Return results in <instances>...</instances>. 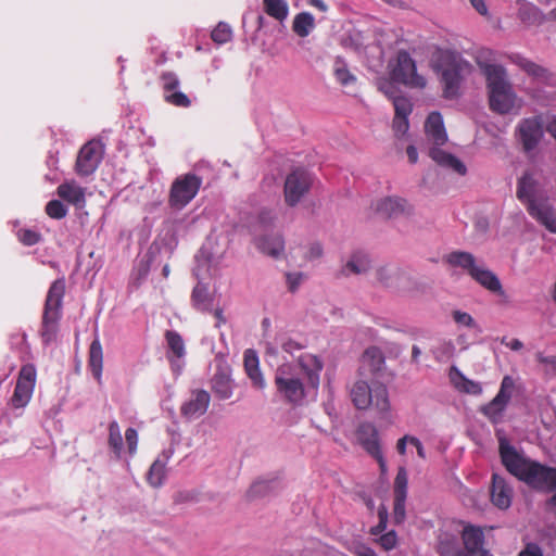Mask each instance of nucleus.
Masks as SVG:
<instances>
[{
  "mask_svg": "<svg viewBox=\"0 0 556 556\" xmlns=\"http://www.w3.org/2000/svg\"><path fill=\"white\" fill-rule=\"evenodd\" d=\"M324 368L321 359L312 353H301L294 362H285L275 371V387L279 396L293 405H302L315 395Z\"/></svg>",
  "mask_w": 556,
  "mask_h": 556,
  "instance_id": "obj_1",
  "label": "nucleus"
},
{
  "mask_svg": "<svg viewBox=\"0 0 556 556\" xmlns=\"http://www.w3.org/2000/svg\"><path fill=\"white\" fill-rule=\"evenodd\" d=\"M485 78L490 109L501 115H517L523 108V100L515 91L506 68L496 63L479 61Z\"/></svg>",
  "mask_w": 556,
  "mask_h": 556,
  "instance_id": "obj_2",
  "label": "nucleus"
},
{
  "mask_svg": "<svg viewBox=\"0 0 556 556\" xmlns=\"http://www.w3.org/2000/svg\"><path fill=\"white\" fill-rule=\"evenodd\" d=\"M500 454L506 469L519 480L540 490L556 489V468L526 458L505 438L500 439Z\"/></svg>",
  "mask_w": 556,
  "mask_h": 556,
  "instance_id": "obj_3",
  "label": "nucleus"
},
{
  "mask_svg": "<svg viewBox=\"0 0 556 556\" xmlns=\"http://www.w3.org/2000/svg\"><path fill=\"white\" fill-rule=\"evenodd\" d=\"M425 131L427 140L433 144L429 152L431 159L438 165L446 169H450L460 176L466 175V165L458 157L440 148L447 142V134L442 115L439 112H432L429 114L425 124Z\"/></svg>",
  "mask_w": 556,
  "mask_h": 556,
  "instance_id": "obj_4",
  "label": "nucleus"
},
{
  "mask_svg": "<svg viewBox=\"0 0 556 556\" xmlns=\"http://www.w3.org/2000/svg\"><path fill=\"white\" fill-rule=\"evenodd\" d=\"M434 68L441 74V81L446 98L457 96L462 81L471 72V65L459 53L440 51Z\"/></svg>",
  "mask_w": 556,
  "mask_h": 556,
  "instance_id": "obj_5",
  "label": "nucleus"
},
{
  "mask_svg": "<svg viewBox=\"0 0 556 556\" xmlns=\"http://www.w3.org/2000/svg\"><path fill=\"white\" fill-rule=\"evenodd\" d=\"M533 175L526 173L518 182L517 197L527 203L529 214L544 225L551 232L556 233V211L547 199L536 198Z\"/></svg>",
  "mask_w": 556,
  "mask_h": 556,
  "instance_id": "obj_6",
  "label": "nucleus"
},
{
  "mask_svg": "<svg viewBox=\"0 0 556 556\" xmlns=\"http://www.w3.org/2000/svg\"><path fill=\"white\" fill-rule=\"evenodd\" d=\"M350 396L358 409L372 407L381 414L390 410L388 389L382 383H372L370 386L366 380L359 379L351 387Z\"/></svg>",
  "mask_w": 556,
  "mask_h": 556,
  "instance_id": "obj_7",
  "label": "nucleus"
},
{
  "mask_svg": "<svg viewBox=\"0 0 556 556\" xmlns=\"http://www.w3.org/2000/svg\"><path fill=\"white\" fill-rule=\"evenodd\" d=\"M64 292V279L55 280L48 291L41 331V337L45 343H50L55 338L58 321L61 317V306Z\"/></svg>",
  "mask_w": 556,
  "mask_h": 556,
  "instance_id": "obj_8",
  "label": "nucleus"
},
{
  "mask_svg": "<svg viewBox=\"0 0 556 556\" xmlns=\"http://www.w3.org/2000/svg\"><path fill=\"white\" fill-rule=\"evenodd\" d=\"M390 81L403 84L409 88L422 89L427 80L417 73L416 63L407 52H400L394 63L389 64Z\"/></svg>",
  "mask_w": 556,
  "mask_h": 556,
  "instance_id": "obj_9",
  "label": "nucleus"
},
{
  "mask_svg": "<svg viewBox=\"0 0 556 556\" xmlns=\"http://www.w3.org/2000/svg\"><path fill=\"white\" fill-rule=\"evenodd\" d=\"M202 180L194 174L178 176L172 184L168 203L176 210L187 206L198 194Z\"/></svg>",
  "mask_w": 556,
  "mask_h": 556,
  "instance_id": "obj_10",
  "label": "nucleus"
},
{
  "mask_svg": "<svg viewBox=\"0 0 556 556\" xmlns=\"http://www.w3.org/2000/svg\"><path fill=\"white\" fill-rule=\"evenodd\" d=\"M511 64L516 65L520 71L528 75L533 81L547 87L556 88V72L539 64L520 53H511L508 55Z\"/></svg>",
  "mask_w": 556,
  "mask_h": 556,
  "instance_id": "obj_11",
  "label": "nucleus"
},
{
  "mask_svg": "<svg viewBox=\"0 0 556 556\" xmlns=\"http://www.w3.org/2000/svg\"><path fill=\"white\" fill-rule=\"evenodd\" d=\"M515 389V381L510 376H505L501 382L500 390L495 397L481 407V413L493 424L503 420L506 407L511 399Z\"/></svg>",
  "mask_w": 556,
  "mask_h": 556,
  "instance_id": "obj_12",
  "label": "nucleus"
},
{
  "mask_svg": "<svg viewBox=\"0 0 556 556\" xmlns=\"http://www.w3.org/2000/svg\"><path fill=\"white\" fill-rule=\"evenodd\" d=\"M312 185V177L308 172L302 168L292 170L285 181L283 197L289 206L298 205L306 195Z\"/></svg>",
  "mask_w": 556,
  "mask_h": 556,
  "instance_id": "obj_13",
  "label": "nucleus"
},
{
  "mask_svg": "<svg viewBox=\"0 0 556 556\" xmlns=\"http://www.w3.org/2000/svg\"><path fill=\"white\" fill-rule=\"evenodd\" d=\"M515 134L526 152L534 150L544 137L542 118L540 116L522 118L517 124Z\"/></svg>",
  "mask_w": 556,
  "mask_h": 556,
  "instance_id": "obj_14",
  "label": "nucleus"
},
{
  "mask_svg": "<svg viewBox=\"0 0 556 556\" xmlns=\"http://www.w3.org/2000/svg\"><path fill=\"white\" fill-rule=\"evenodd\" d=\"M36 377L37 372L34 365L27 364L21 368L11 399L13 407L23 408L29 403L36 386Z\"/></svg>",
  "mask_w": 556,
  "mask_h": 556,
  "instance_id": "obj_15",
  "label": "nucleus"
},
{
  "mask_svg": "<svg viewBox=\"0 0 556 556\" xmlns=\"http://www.w3.org/2000/svg\"><path fill=\"white\" fill-rule=\"evenodd\" d=\"M103 156L101 142L92 140L87 142L79 151L75 172L78 176H89L96 172Z\"/></svg>",
  "mask_w": 556,
  "mask_h": 556,
  "instance_id": "obj_16",
  "label": "nucleus"
},
{
  "mask_svg": "<svg viewBox=\"0 0 556 556\" xmlns=\"http://www.w3.org/2000/svg\"><path fill=\"white\" fill-rule=\"evenodd\" d=\"M372 208L384 217L408 216L414 213V206L406 199L396 195L378 199L372 203Z\"/></svg>",
  "mask_w": 556,
  "mask_h": 556,
  "instance_id": "obj_17",
  "label": "nucleus"
},
{
  "mask_svg": "<svg viewBox=\"0 0 556 556\" xmlns=\"http://www.w3.org/2000/svg\"><path fill=\"white\" fill-rule=\"evenodd\" d=\"M211 396L204 390H194L190 397L181 405L180 412L189 420L197 419L204 415L208 408Z\"/></svg>",
  "mask_w": 556,
  "mask_h": 556,
  "instance_id": "obj_18",
  "label": "nucleus"
},
{
  "mask_svg": "<svg viewBox=\"0 0 556 556\" xmlns=\"http://www.w3.org/2000/svg\"><path fill=\"white\" fill-rule=\"evenodd\" d=\"M377 281L384 288L401 290L408 282L407 274L397 266H383L376 271Z\"/></svg>",
  "mask_w": 556,
  "mask_h": 556,
  "instance_id": "obj_19",
  "label": "nucleus"
},
{
  "mask_svg": "<svg viewBox=\"0 0 556 556\" xmlns=\"http://www.w3.org/2000/svg\"><path fill=\"white\" fill-rule=\"evenodd\" d=\"M201 264H199L194 269V275L201 278ZM191 301L193 307L201 312H211L213 309V305L215 304V293L210 291L207 285H205L202 280H199L198 285L194 287L191 295Z\"/></svg>",
  "mask_w": 556,
  "mask_h": 556,
  "instance_id": "obj_20",
  "label": "nucleus"
},
{
  "mask_svg": "<svg viewBox=\"0 0 556 556\" xmlns=\"http://www.w3.org/2000/svg\"><path fill=\"white\" fill-rule=\"evenodd\" d=\"M254 244L261 253L274 258H279L285 253V240L278 232L257 236Z\"/></svg>",
  "mask_w": 556,
  "mask_h": 556,
  "instance_id": "obj_21",
  "label": "nucleus"
},
{
  "mask_svg": "<svg viewBox=\"0 0 556 556\" xmlns=\"http://www.w3.org/2000/svg\"><path fill=\"white\" fill-rule=\"evenodd\" d=\"M378 88L393 102L395 116H409L413 110L410 100L406 97L397 96L395 86L387 78L378 80Z\"/></svg>",
  "mask_w": 556,
  "mask_h": 556,
  "instance_id": "obj_22",
  "label": "nucleus"
},
{
  "mask_svg": "<svg viewBox=\"0 0 556 556\" xmlns=\"http://www.w3.org/2000/svg\"><path fill=\"white\" fill-rule=\"evenodd\" d=\"M165 338L168 345L167 357L173 369L179 372L184 366V358L186 355L185 342L181 336L176 331H167Z\"/></svg>",
  "mask_w": 556,
  "mask_h": 556,
  "instance_id": "obj_23",
  "label": "nucleus"
},
{
  "mask_svg": "<svg viewBox=\"0 0 556 556\" xmlns=\"http://www.w3.org/2000/svg\"><path fill=\"white\" fill-rule=\"evenodd\" d=\"M243 365L252 386L258 390L266 388V380L260 367V359L254 350H247L243 355Z\"/></svg>",
  "mask_w": 556,
  "mask_h": 556,
  "instance_id": "obj_24",
  "label": "nucleus"
},
{
  "mask_svg": "<svg viewBox=\"0 0 556 556\" xmlns=\"http://www.w3.org/2000/svg\"><path fill=\"white\" fill-rule=\"evenodd\" d=\"M56 193L61 199L76 207H83L86 204V188L74 179L62 182L58 187Z\"/></svg>",
  "mask_w": 556,
  "mask_h": 556,
  "instance_id": "obj_25",
  "label": "nucleus"
},
{
  "mask_svg": "<svg viewBox=\"0 0 556 556\" xmlns=\"http://www.w3.org/2000/svg\"><path fill=\"white\" fill-rule=\"evenodd\" d=\"M384 367V357L382 352L377 348L367 349L361 361L359 376L368 377L369 375L375 376Z\"/></svg>",
  "mask_w": 556,
  "mask_h": 556,
  "instance_id": "obj_26",
  "label": "nucleus"
},
{
  "mask_svg": "<svg viewBox=\"0 0 556 556\" xmlns=\"http://www.w3.org/2000/svg\"><path fill=\"white\" fill-rule=\"evenodd\" d=\"M511 498L513 490L506 483L505 479L498 475H493L491 489L492 503L501 509H507L511 504Z\"/></svg>",
  "mask_w": 556,
  "mask_h": 556,
  "instance_id": "obj_27",
  "label": "nucleus"
},
{
  "mask_svg": "<svg viewBox=\"0 0 556 556\" xmlns=\"http://www.w3.org/2000/svg\"><path fill=\"white\" fill-rule=\"evenodd\" d=\"M444 262L451 268H459L470 277L480 264V261H478L471 253L464 251H454L448 253L444 257Z\"/></svg>",
  "mask_w": 556,
  "mask_h": 556,
  "instance_id": "obj_28",
  "label": "nucleus"
},
{
  "mask_svg": "<svg viewBox=\"0 0 556 556\" xmlns=\"http://www.w3.org/2000/svg\"><path fill=\"white\" fill-rule=\"evenodd\" d=\"M471 278L488 291L503 294V287L500 279L482 262H480Z\"/></svg>",
  "mask_w": 556,
  "mask_h": 556,
  "instance_id": "obj_29",
  "label": "nucleus"
},
{
  "mask_svg": "<svg viewBox=\"0 0 556 556\" xmlns=\"http://www.w3.org/2000/svg\"><path fill=\"white\" fill-rule=\"evenodd\" d=\"M357 440L370 455L378 454L381 451L378 430L370 424H364L358 427Z\"/></svg>",
  "mask_w": 556,
  "mask_h": 556,
  "instance_id": "obj_30",
  "label": "nucleus"
},
{
  "mask_svg": "<svg viewBox=\"0 0 556 556\" xmlns=\"http://www.w3.org/2000/svg\"><path fill=\"white\" fill-rule=\"evenodd\" d=\"M463 540L467 552L471 555L493 556L489 551L482 549L483 533L479 528L472 526L465 527L463 531Z\"/></svg>",
  "mask_w": 556,
  "mask_h": 556,
  "instance_id": "obj_31",
  "label": "nucleus"
},
{
  "mask_svg": "<svg viewBox=\"0 0 556 556\" xmlns=\"http://www.w3.org/2000/svg\"><path fill=\"white\" fill-rule=\"evenodd\" d=\"M212 389L223 400L229 399L232 395V380L228 367L218 368L212 379Z\"/></svg>",
  "mask_w": 556,
  "mask_h": 556,
  "instance_id": "obj_32",
  "label": "nucleus"
},
{
  "mask_svg": "<svg viewBox=\"0 0 556 556\" xmlns=\"http://www.w3.org/2000/svg\"><path fill=\"white\" fill-rule=\"evenodd\" d=\"M452 384L460 392L480 395L482 387L478 381L468 379L458 368L452 367L448 374Z\"/></svg>",
  "mask_w": 556,
  "mask_h": 556,
  "instance_id": "obj_33",
  "label": "nucleus"
},
{
  "mask_svg": "<svg viewBox=\"0 0 556 556\" xmlns=\"http://www.w3.org/2000/svg\"><path fill=\"white\" fill-rule=\"evenodd\" d=\"M170 455L169 452H164L153 462L147 476L150 485L159 488L163 484L166 477V465Z\"/></svg>",
  "mask_w": 556,
  "mask_h": 556,
  "instance_id": "obj_34",
  "label": "nucleus"
},
{
  "mask_svg": "<svg viewBox=\"0 0 556 556\" xmlns=\"http://www.w3.org/2000/svg\"><path fill=\"white\" fill-rule=\"evenodd\" d=\"M518 17L519 20L528 25H540L542 24L546 18V15L533 3L530 2H522L518 10Z\"/></svg>",
  "mask_w": 556,
  "mask_h": 556,
  "instance_id": "obj_35",
  "label": "nucleus"
},
{
  "mask_svg": "<svg viewBox=\"0 0 556 556\" xmlns=\"http://www.w3.org/2000/svg\"><path fill=\"white\" fill-rule=\"evenodd\" d=\"M89 367L93 377L100 382L103 369V350L99 339H94L90 344Z\"/></svg>",
  "mask_w": 556,
  "mask_h": 556,
  "instance_id": "obj_36",
  "label": "nucleus"
},
{
  "mask_svg": "<svg viewBox=\"0 0 556 556\" xmlns=\"http://www.w3.org/2000/svg\"><path fill=\"white\" fill-rule=\"evenodd\" d=\"M370 267V258L364 252H354L348 258L346 264L343 267V271L346 275L355 274L361 275L366 273Z\"/></svg>",
  "mask_w": 556,
  "mask_h": 556,
  "instance_id": "obj_37",
  "label": "nucleus"
},
{
  "mask_svg": "<svg viewBox=\"0 0 556 556\" xmlns=\"http://www.w3.org/2000/svg\"><path fill=\"white\" fill-rule=\"evenodd\" d=\"M108 445L116 458H122L124 439L121 427L116 420L111 421L108 426Z\"/></svg>",
  "mask_w": 556,
  "mask_h": 556,
  "instance_id": "obj_38",
  "label": "nucleus"
},
{
  "mask_svg": "<svg viewBox=\"0 0 556 556\" xmlns=\"http://www.w3.org/2000/svg\"><path fill=\"white\" fill-rule=\"evenodd\" d=\"M278 343H280L281 349L286 353L290 354L291 356H294L295 352H299L302 350V345L292 339H285V338L277 339L276 338L275 342L267 341L265 343L266 355L276 356L278 354V346H277Z\"/></svg>",
  "mask_w": 556,
  "mask_h": 556,
  "instance_id": "obj_39",
  "label": "nucleus"
},
{
  "mask_svg": "<svg viewBox=\"0 0 556 556\" xmlns=\"http://www.w3.org/2000/svg\"><path fill=\"white\" fill-rule=\"evenodd\" d=\"M315 27V21L311 13L302 12L295 15L292 24L293 31L300 37H307Z\"/></svg>",
  "mask_w": 556,
  "mask_h": 556,
  "instance_id": "obj_40",
  "label": "nucleus"
},
{
  "mask_svg": "<svg viewBox=\"0 0 556 556\" xmlns=\"http://www.w3.org/2000/svg\"><path fill=\"white\" fill-rule=\"evenodd\" d=\"M263 3L264 10L269 16L278 21L287 18L289 9L286 0H264Z\"/></svg>",
  "mask_w": 556,
  "mask_h": 556,
  "instance_id": "obj_41",
  "label": "nucleus"
},
{
  "mask_svg": "<svg viewBox=\"0 0 556 556\" xmlns=\"http://www.w3.org/2000/svg\"><path fill=\"white\" fill-rule=\"evenodd\" d=\"M334 75L342 86H349L356 80L355 76L348 70L345 63L340 59H337L334 62Z\"/></svg>",
  "mask_w": 556,
  "mask_h": 556,
  "instance_id": "obj_42",
  "label": "nucleus"
},
{
  "mask_svg": "<svg viewBox=\"0 0 556 556\" xmlns=\"http://www.w3.org/2000/svg\"><path fill=\"white\" fill-rule=\"evenodd\" d=\"M162 87H163V97L168 96L169 93H175L179 90L180 80L175 73L166 72L161 76Z\"/></svg>",
  "mask_w": 556,
  "mask_h": 556,
  "instance_id": "obj_43",
  "label": "nucleus"
},
{
  "mask_svg": "<svg viewBox=\"0 0 556 556\" xmlns=\"http://www.w3.org/2000/svg\"><path fill=\"white\" fill-rule=\"evenodd\" d=\"M407 471L404 467H400L394 479V495L395 496H407Z\"/></svg>",
  "mask_w": 556,
  "mask_h": 556,
  "instance_id": "obj_44",
  "label": "nucleus"
},
{
  "mask_svg": "<svg viewBox=\"0 0 556 556\" xmlns=\"http://www.w3.org/2000/svg\"><path fill=\"white\" fill-rule=\"evenodd\" d=\"M213 41L216 43H226L232 37V30L230 26L226 23H219L212 31L211 35Z\"/></svg>",
  "mask_w": 556,
  "mask_h": 556,
  "instance_id": "obj_45",
  "label": "nucleus"
},
{
  "mask_svg": "<svg viewBox=\"0 0 556 556\" xmlns=\"http://www.w3.org/2000/svg\"><path fill=\"white\" fill-rule=\"evenodd\" d=\"M46 213L55 219H61L66 216L67 208L66 206L59 200H51L46 205Z\"/></svg>",
  "mask_w": 556,
  "mask_h": 556,
  "instance_id": "obj_46",
  "label": "nucleus"
},
{
  "mask_svg": "<svg viewBox=\"0 0 556 556\" xmlns=\"http://www.w3.org/2000/svg\"><path fill=\"white\" fill-rule=\"evenodd\" d=\"M138 442V431L135 428H127L125 431V443L127 452L131 457L137 453Z\"/></svg>",
  "mask_w": 556,
  "mask_h": 556,
  "instance_id": "obj_47",
  "label": "nucleus"
},
{
  "mask_svg": "<svg viewBox=\"0 0 556 556\" xmlns=\"http://www.w3.org/2000/svg\"><path fill=\"white\" fill-rule=\"evenodd\" d=\"M165 101L172 105L179 108H189L191 105V100L188 98L186 93L178 90L175 93H169L165 96Z\"/></svg>",
  "mask_w": 556,
  "mask_h": 556,
  "instance_id": "obj_48",
  "label": "nucleus"
},
{
  "mask_svg": "<svg viewBox=\"0 0 556 556\" xmlns=\"http://www.w3.org/2000/svg\"><path fill=\"white\" fill-rule=\"evenodd\" d=\"M452 316H453L454 321L457 325H460V326H464L467 328H476L477 327V323L475 321L472 316L466 312L454 311Z\"/></svg>",
  "mask_w": 556,
  "mask_h": 556,
  "instance_id": "obj_49",
  "label": "nucleus"
},
{
  "mask_svg": "<svg viewBox=\"0 0 556 556\" xmlns=\"http://www.w3.org/2000/svg\"><path fill=\"white\" fill-rule=\"evenodd\" d=\"M20 241L25 245H34L40 240V235L30 229H22L17 232Z\"/></svg>",
  "mask_w": 556,
  "mask_h": 556,
  "instance_id": "obj_50",
  "label": "nucleus"
},
{
  "mask_svg": "<svg viewBox=\"0 0 556 556\" xmlns=\"http://www.w3.org/2000/svg\"><path fill=\"white\" fill-rule=\"evenodd\" d=\"M378 543L384 551L393 549L397 544V535H396L395 531H389V532L382 534L378 539Z\"/></svg>",
  "mask_w": 556,
  "mask_h": 556,
  "instance_id": "obj_51",
  "label": "nucleus"
},
{
  "mask_svg": "<svg viewBox=\"0 0 556 556\" xmlns=\"http://www.w3.org/2000/svg\"><path fill=\"white\" fill-rule=\"evenodd\" d=\"M405 501L406 496L394 495V520L396 523H401L405 518Z\"/></svg>",
  "mask_w": 556,
  "mask_h": 556,
  "instance_id": "obj_52",
  "label": "nucleus"
},
{
  "mask_svg": "<svg viewBox=\"0 0 556 556\" xmlns=\"http://www.w3.org/2000/svg\"><path fill=\"white\" fill-rule=\"evenodd\" d=\"M286 279H287L288 289L291 292H294V291L298 290L300 285L303 282L304 275L302 273H298V271H295V273H288L286 275Z\"/></svg>",
  "mask_w": 556,
  "mask_h": 556,
  "instance_id": "obj_53",
  "label": "nucleus"
},
{
  "mask_svg": "<svg viewBox=\"0 0 556 556\" xmlns=\"http://www.w3.org/2000/svg\"><path fill=\"white\" fill-rule=\"evenodd\" d=\"M408 128V116H394L393 129L396 135H405Z\"/></svg>",
  "mask_w": 556,
  "mask_h": 556,
  "instance_id": "obj_54",
  "label": "nucleus"
},
{
  "mask_svg": "<svg viewBox=\"0 0 556 556\" xmlns=\"http://www.w3.org/2000/svg\"><path fill=\"white\" fill-rule=\"evenodd\" d=\"M350 551L355 556H377L374 549H371L369 546L362 544V543H355L351 546Z\"/></svg>",
  "mask_w": 556,
  "mask_h": 556,
  "instance_id": "obj_55",
  "label": "nucleus"
},
{
  "mask_svg": "<svg viewBox=\"0 0 556 556\" xmlns=\"http://www.w3.org/2000/svg\"><path fill=\"white\" fill-rule=\"evenodd\" d=\"M536 359L539 363L545 366L546 370H551L556 372V356H544L542 353L536 354Z\"/></svg>",
  "mask_w": 556,
  "mask_h": 556,
  "instance_id": "obj_56",
  "label": "nucleus"
},
{
  "mask_svg": "<svg viewBox=\"0 0 556 556\" xmlns=\"http://www.w3.org/2000/svg\"><path fill=\"white\" fill-rule=\"evenodd\" d=\"M216 319L215 328H220L223 325L227 323V318L224 314V309L220 306L213 305V309L210 312Z\"/></svg>",
  "mask_w": 556,
  "mask_h": 556,
  "instance_id": "obj_57",
  "label": "nucleus"
},
{
  "mask_svg": "<svg viewBox=\"0 0 556 556\" xmlns=\"http://www.w3.org/2000/svg\"><path fill=\"white\" fill-rule=\"evenodd\" d=\"M412 440H413V435H408V434H406L397 440L396 451L399 452V454H401V455L406 454V446H407V444L412 445Z\"/></svg>",
  "mask_w": 556,
  "mask_h": 556,
  "instance_id": "obj_58",
  "label": "nucleus"
},
{
  "mask_svg": "<svg viewBox=\"0 0 556 556\" xmlns=\"http://www.w3.org/2000/svg\"><path fill=\"white\" fill-rule=\"evenodd\" d=\"M323 255V248L318 243H314L308 248L306 257L308 260H316L319 258Z\"/></svg>",
  "mask_w": 556,
  "mask_h": 556,
  "instance_id": "obj_59",
  "label": "nucleus"
},
{
  "mask_svg": "<svg viewBox=\"0 0 556 556\" xmlns=\"http://www.w3.org/2000/svg\"><path fill=\"white\" fill-rule=\"evenodd\" d=\"M519 556H543V554L538 545L529 544L526 549L519 554Z\"/></svg>",
  "mask_w": 556,
  "mask_h": 556,
  "instance_id": "obj_60",
  "label": "nucleus"
},
{
  "mask_svg": "<svg viewBox=\"0 0 556 556\" xmlns=\"http://www.w3.org/2000/svg\"><path fill=\"white\" fill-rule=\"evenodd\" d=\"M472 7L483 16L489 15L488 7L485 4V0H470Z\"/></svg>",
  "mask_w": 556,
  "mask_h": 556,
  "instance_id": "obj_61",
  "label": "nucleus"
},
{
  "mask_svg": "<svg viewBox=\"0 0 556 556\" xmlns=\"http://www.w3.org/2000/svg\"><path fill=\"white\" fill-rule=\"evenodd\" d=\"M502 343L505 344L513 351H520L523 348V343L519 339L506 340L503 339Z\"/></svg>",
  "mask_w": 556,
  "mask_h": 556,
  "instance_id": "obj_62",
  "label": "nucleus"
},
{
  "mask_svg": "<svg viewBox=\"0 0 556 556\" xmlns=\"http://www.w3.org/2000/svg\"><path fill=\"white\" fill-rule=\"evenodd\" d=\"M412 445L416 448L418 456H419L421 459H426V451H425V447H424L422 443L420 442V440H419L418 438L413 437Z\"/></svg>",
  "mask_w": 556,
  "mask_h": 556,
  "instance_id": "obj_63",
  "label": "nucleus"
},
{
  "mask_svg": "<svg viewBox=\"0 0 556 556\" xmlns=\"http://www.w3.org/2000/svg\"><path fill=\"white\" fill-rule=\"evenodd\" d=\"M380 515V522L377 527L372 528L371 529V533L372 534H378L379 532L383 531L387 527V516L386 514H382L381 511L379 513Z\"/></svg>",
  "mask_w": 556,
  "mask_h": 556,
  "instance_id": "obj_64",
  "label": "nucleus"
}]
</instances>
